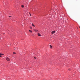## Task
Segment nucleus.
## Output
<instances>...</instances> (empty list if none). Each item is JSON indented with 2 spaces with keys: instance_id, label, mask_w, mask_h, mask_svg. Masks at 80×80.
Wrapping results in <instances>:
<instances>
[{
  "instance_id": "4468645a",
  "label": "nucleus",
  "mask_w": 80,
  "mask_h": 80,
  "mask_svg": "<svg viewBox=\"0 0 80 80\" xmlns=\"http://www.w3.org/2000/svg\"><path fill=\"white\" fill-rule=\"evenodd\" d=\"M9 17H11L12 16H9Z\"/></svg>"
},
{
  "instance_id": "f03ea898",
  "label": "nucleus",
  "mask_w": 80,
  "mask_h": 80,
  "mask_svg": "<svg viewBox=\"0 0 80 80\" xmlns=\"http://www.w3.org/2000/svg\"><path fill=\"white\" fill-rule=\"evenodd\" d=\"M55 33V31H53L52 32V34H53V33Z\"/></svg>"
},
{
  "instance_id": "20e7f679",
  "label": "nucleus",
  "mask_w": 80,
  "mask_h": 80,
  "mask_svg": "<svg viewBox=\"0 0 80 80\" xmlns=\"http://www.w3.org/2000/svg\"><path fill=\"white\" fill-rule=\"evenodd\" d=\"M50 48H52V46L51 45H50Z\"/></svg>"
},
{
  "instance_id": "9d476101",
  "label": "nucleus",
  "mask_w": 80,
  "mask_h": 80,
  "mask_svg": "<svg viewBox=\"0 0 80 80\" xmlns=\"http://www.w3.org/2000/svg\"><path fill=\"white\" fill-rule=\"evenodd\" d=\"M30 28H31V29H32V27H30Z\"/></svg>"
},
{
  "instance_id": "39448f33",
  "label": "nucleus",
  "mask_w": 80,
  "mask_h": 80,
  "mask_svg": "<svg viewBox=\"0 0 80 80\" xmlns=\"http://www.w3.org/2000/svg\"><path fill=\"white\" fill-rule=\"evenodd\" d=\"M29 32H30L31 33H32V31L31 30H29Z\"/></svg>"
},
{
  "instance_id": "f8f14e48",
  "label": "nucleus",
  "mask_w": 80,
  "mask_h": 80,
  "mask_svg": "<svg viewBox=\"0 0 80 80\" xmlns=\"http://www.w3.org/2000/svg\"><path fill=\"white\" fill-rule=\"evenodd\" d=\"M29 13L30 14V17H31V14H30V12H29Z\"/></svg>"
},
{
  "instance_id": "0eeeda50",
  "label": "nucleus",
  "mask_w": 80,
  "mask_h": 80,
  "mask_svg": "<svg viewBox=\"0 0 80 80\" xmlns=\"http://www.w3.org/2000/svg\"><path fill=\"white\" fill-rule=\"evenodd\" d=\"M0 55H1V56H2V55H3V54H2V53H0Z\"/></svg>"
},
{
  "instance_id": "ddd939ff",
  "label": "nucleus",
  "mask_w": 80,
  "mask_h": 80,
  "mask_svg": "<svg viewBox=\"0 0 80 80\" xmlns=\"http://www.w3.org/2000/svg\"><path fill=\"white\" fill-rule=\"evenodd\" d=\"M34 58H35V59H36V58H35V57H34Z\"/></svg>"
},
{
  "instance_id": "f257e3e1",
  "label": "nucleus",
  "mask_w": 80,
  "mask_h": 80,
  "mask_svg": "<svg viewBox=\"0 0 80 80\" xmlns=\"http://www.w3.org/2000/svg\"><path fill=\"white\" fill-rule=\"evenodd\" d=\"M6 59L7 61H10V58H6Z\"/></svg>"
},
{
  "instance_id": "6e6552de",
  "label": "nucleus",
  "mask_w": 80,
  "mask_h": 80,
  "mask_svg": "<svg viewBox=\"0 0 80 80\" xmlns=\"http://www.w3.org/2000/svg\"><path fill=\"white\" fill-rule=\"evenodd\" d=\"M22 8H23V7H24V6H23V5H22Z\"/></svg>"
},
{
  "instance_id": "1a4fd4ad",
  "label": "nucleus",
  "mask_w": 80,
  "mask_h": 80,
  "mask_svg": "<svg viewBox=\"0 0 80 80\" xmlns=\"http://www.w3.org/2000/svg\"><path fill=\"white\" fill-rule=\"evenodd\" d=\"M13 54H16V53L15 52H13Z\"/></svg>"
},
{
  "instance_id": "f3484780",
  "label": "nucleus",
  "mask_w": 80,
  "mask_h": 80,
  "mask_svg": "<svg viewBox=\"0 0 80 80\" xmlns=\"http://www.w3.org/2000/svg\"><path fill=\"white\" fill-rule=\"evenodd\" d=\"M79 28H80V26H79Z\"/></svg>"
},
{
  "instance_id": "9b49d317",
  "label": "nucleus",
  "mask_w": 80,
  "mask_h": 80,
  "mask_svg": "<svg viewBox=\"0 0 80 80\" xmlns=\"http://www.w3.org/2000/svg\"><path fill=\"white\" fill-rule=\"evenodd\" d=\"M34 31H35V32H37V30H36V29H35Z\"/></svg>"
},
{
  "instance_id": "423d86ee",
  "label": "nucleus",
  "mask_w": 80,
  "mask_h": 80,
  "mask_svg": "<svg viewBox=\"0 0 80 80\" xmlns=\"http://www.w3.org/2000/svg\"><path fill=\"white\" fill-rule=\"evenodd\" d=\"M32 25L33 27H35V25H34V24H33V23H32Z\"/></svg>"
},
{
  "instance_id": "dca6fc26",
  "label": "nucleus",
  "mask_w": 80,
  "mask_h": 80,
  "mask_svg": "<svg viewBox=\"0 0 80 80\" xmlns=\"http://www.w3.org/2000/svg\"><path fill=\"white\" fill-rule=\"evenodd\" d=\"M37 30V32H38V30Z\"/></svg>"
},
{
  "instance_id": "7ed1b4c3",
  "label": "nucleus",
  "mask_w": 80,
  "mask_h": 80,
  "mask_svg": "<svg viewBox=\"0 0 80 80\" xmlns=\"http://www.w3.org/2000/svg\"><path fill=\"white\" fill-rule=\"evenodd\" d=\"M38 35L39 37H41V35L40 34V33H38Z\"/></svg>"
},
{
  "instance_id": "2eb2a0df",
  "label": "nucleus",
  "mask_w": 80,
  "mask_h": 80,
  "mask_svg": "<svg viewBox=\"0 0 80 80\" xmlns=\"http://www.w3.org/2000/svg\"><path fill=\"white\" fill-rule=\"evenodd\" d=\"M2 56L0 55V57H2Z\"/></svg>"
}]
</instances>
